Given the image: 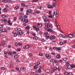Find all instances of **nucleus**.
Returning <instances> with one entry per match:
<instances>
[{
    "label": "nucleus",
    "instance_id": "obj_52",
    "mask_svg": "<svg viewBox=\"0 0 75 75\" xmlns=\"http://www.w3.org/2000/svg\"><path fill=\"white\" fill-rule=\"evenodd\" d=\"M36 14H38V13H39H39H40V11H37L36 12Z\"/></svg>",
    "mask_w": 75,
    "mask_h": 75
},
{
    "label": "nucleus",
    "instance_id": "obj_63",
    "mask_svg": "<svg viewBox=\"0 0 75 75\" xmlns=\"http://www.w3.org/2000/svg\"><path fill=\"white\" fill-rule=\"evenodd\" d=\"M48 28H50V27H51V25H47V26Z\"/></svg>",
    "mask_w": 75,
    "mask_h": 75
},
{
    "label": "nucleus",
    "instance_id": "obj_20",
    "mask_svg": "<svg viewBox=\"0 0 75 75\" xmlns=\"http://www.w3.org/2000/svg\"><path fill=\"white\" fill-rule=\"evenodd\" d=\"M50 37L49 35H47V36H46V38L47 40H48V38H50Z\"/></svg>",
    "mask_w": 75,
    "mask_h": 75
},
{
    "label": "nucleus",
    "instance_id": "obj_50",
    "mask_svg": "<svg viewBox=\"0 0 75 75\" xmlns=\"http://www.w3.org/2000/svg\"><path fill=\"white\" fill-rule=\"evenodd\" d=\"M21 5H22V6H23V7L25 6V4L24 3L21 4Z\"/></svg>",
    "mask_w": 75,
    "mask_h": 75
},
{
    "label": "nucleus",
    "instance_id": "obj_11",
    "mask_svg": "<svg viewBox=\"0 0 75 75\" xmlns=\"http://www.w3.org/2000/svg\"><path fill=\"white\" fill-rule=\"evenodd\" d=\"M53 7L54 6L50 5H48L47 6V8H53Z\"/></svg>",
    "mask_w": 75,
    "mask_h": 75
},
{
    "label": "nucleus",
    "instance_id": "obj_62",
    "mask_svg": "<svg viewBox=\"0 0 75 75\" xmlns=\"http://www.w3.org/2000/svg\"><path fill=\"white\" fill-rule=\"evenodd\" d=\"M34 74V72H32L30 73V74L31 75H33Z\"/></svg>",
    "mask_w": 75,
    "mask_h": 75
},
{
    "label": "nucleus",
    "instance_id": "obj_36",
    "mask_svg": "<svg viewBox=\"0 0 75 75\" xmlns=\"http://www.w3.org/2000/svg\"><path fill=\"white\" fill-rule=\"evenodd\" d=\"M45 35H46V36H47V35H48V32H45Z\"/></svg>",
    "mask_w": 75,
    "mask_h": 75
},
{
    "label": "nucleus",
    "instance_id": "obj_27",
    "mask_svg": "<svg viewBox=\"0 0 75 75\" xmlns=\"http://www.w3.org/2000/svg\"><path fill=\"white\" fill-rule=\"evenodd\" d=\"M26 68L25 67H22L21 68V71H23V69L24 70H25V69Z\"/></svg>",
    "mask_w": 75,
    "mask_h": 75
},
{
    "label": "nucleus",
    "instance_id": "obj_7",
    "mask_svg": "<svg viewBox=\"0 0 75 75\" xmlns=\"http://www.w3.org/2000/svg\"><path fill=\"white\" fill-rule=\"evenodd\" d=\"M45 57L47 58V59H50L51 58L50 56L48 54H46L45 55Z\"/></svg>",
    "mask_w": 75,
    "mask_h": 75
},
{
    "label": "nucleus",
    "instance_id": "obj_30",
    "mask_svg": "<svg viewBox=\"0 0 75 75\" xmlns=\"http://www.w3.org/2000/svg\"><path fill=\"white\" fill-rule=\"evenodd\" d=\"M53 5L55 7H57V4H56L55 3H53Z\"/></svg>",
    "mask_w": 75,
    "mask_h": 75
},
{
    "label": "nucleus",
    "instance_id": "obj_51",
    "mask_svg": "<svg viewBox=\"0 0 75 75\" xmlns=\"http://www.w3.org/2000/svg\"><path fill=\"white\" fill-rule=\"evenodd\" d=\"M39 56H42V54L41 53H40L39 54Z\"/></svg>",
    "mask_w": 75,
    "mask_h": 75
},
{
    "label": "nucleus",
    "instance_id": "obj_64",
    "mask_svg": "<svg viewBox=\"0 0 75 75\" xmlns=\"http://www.w3.org/2000/svg\"><path fill=\"white\" fill-rule=\"evenodd\" d=\"M18 28H16L15 29V30H16V31H18Z\"/></svg>",
    "mask_w": 75,
    "mask_h": 75
},
{
    "label": "nucleus",
    "instance_id": "obj_19",
    "mask_svg": "<svg viewBox=\"0 0 75 75\" xmlns=\"http://www.w3.org/2000/svg\"><path fill=\"white\" fill-rule=\"evenodd\" d=\"M38 27H41L42 26V25L41 24V23H39L38 24Z\"/></svg>",
    "mask_w": 75,
    "mask_h": 75
},
{
    "label": "nucleus",
    "instance_id": "obj_53",
    "mask_svg": "<svg viewBox=\"0 0 75 75\" xmlns=\"http://www.w3.org/2000/svg\"><path fill=\"white\" fill-rule=\"evenodd\" d=\"M40 64V62H38L37 63V65H39Z\"/></svg>",
    "mask_w": 75,
    "mask_h": 75
},
{
    "label": "nucleus",
    "instance_id": "obj_48",
    "mask_svg": "<svg viewBox=\"0 0 75 75\" xmlns=\"http://www.w3.org/2000/svg\"><path fill=\"white\" fill-rule=\"evenodd\" d=\"M3 25H0V28H3Z\"/></svg>",
    "mask_w": 75,
    "mask_h": 75
},
{
    "label": "nucleus",
    "instance_id": "obj_9",
    "mask_svg": "<svg viewBox=\"0 0 75 75\" xmlns=\"http://www.w3.org/2000/svg\"><path fill=\"white\" fill-rule=\"evenodd\" d=\"M48 31L49 32H51L52 33H54V31H52V29H48Z\"/></svg>",
    "mask_w": 75,
    "mask_h": 75
},
{
    "label": "nucleus",
    "instance_id": "obj_24",
    "mask_svg": "<svg viewBox=\"0 0 75 75\" xmlns=\"http://www.w3.org/2000/svg\"><path fill=\"white\" fill-rule=\"evenodd\" d=\"M4 12H7V9L6 8H4L3 10Z\"/></svg>",
    "mask_w": 75,
    "mask_h": 75
},
{
    "label": "nucleus",
    "instance_id": "obj_13",
    "mask_svg": "<svg viewBox=\"0 0 75 75\" xmlns=\"http://www.w3.org/2000/svg\"><path fill=\"white\" fill-rule=\"evenodd\" d=\"M0 1L1 2H4V3H6V2H7V0H0Z\"/></svg>",
    "mask_w": 75,
    "mask_h": 75
},
{
    "label": "nucleus",
    "instance_id": "obj_1",
    "mask_svg": "<svg viewBox=\"0 0 75 75\" xmlns=\"http://www.w3.org/2000/svg\"><path fill=\"white\" fill-rule=\"evenodd\" d=\"M6 42L4 41H3L1 43V45L3 47H5L7 46V44L5 43Z\"/></svg>",
    "mask_w": 75,
    "mask_h": 75
},
{
    "label": "nucleus",
    "instance_id": "obj_33",
    "mask_svg": "<svg viewBox=\"0 0 75 75\" xmlns=\"http://www.w3.org/2000/svg\"><path fill=\"white\" fill-rule=\"evenodd\" d=\"M69 73L68 72L66 71L64 72V75H68Z\"/></svg>",
    "mask_w": 75,
    "mask_h": 75
},
{
    "label": "nucleus",
    "instance_id": "obj_56",
    "mask_svg": "<svg viewBox=\"0 0 75 75\" xmlns=\"http://www.w3.org/2000/svg\"><path fill=\"white\" fill-rule=\"evenodd\" d=\"M44 21L45 22H46L47 21V18L45 19L44 20Z\"/></svg>",
    "mask_w": 75,
    "mask_h": 75
},
{
    "label": "nucleus",
    "instance_id": "obj_54",
    "mask_svg": "<svg viewBox=\"0 0 75 75\" xmlns=\"http://www.w3.org/2000/svg\"><path fill=\"white\" fill-rule=\"evenodd\" d=\"M24 10V8H22L20 9V11H23Z\"/></svg>",
    "mask_w": 75,
    "mask_h": 75
},
{
    "label": "nucleus",
    "instance_id": "obj_41",
    "mask_svg": "<svg viewBox=\"0 0 75 75\" xmlns=\"http://www.w3.org/2000/svg\"><path fill=\"white\" fill-rule=\"evenodd\" d=\"M41 41L42 42H45V40H44V39H41Z\"/></svg>",
    "mask_w": 75,
    "mask_h": 75
},
{
    "label": "nucleus",
    "instance_id": "obj_44",
    "mask_svg": "<svg viewBox=\"0 0 75 75\" xmlns=\"http://www.w3.org/2000/svg\"><path fill=\"white\" fill-rule=\"evenodd\" d=\"M16 51L18 52L20 51H21V50L20 49H16Z\"/></svg>",
    "mask_w": 75,
    "mask_h": 75
},
{
    "label": "nucleus",
    "instance_id": "obj_61",
    "mask_svg": "<svg viewBox=\"0 0 75 75\" xmlns=\"http://www.w3.org/2000/svg\"><path fill=\"white\" fill-rule=\"evenodd\" d=\"M68 59L66 58H64L63 59L64 61H67Z\"/></svg>",
    "mask_w": 75,
    "mask_h": 75
},
{
    "label": "nucleus",
    "instance_id": "obj_18",
    "mask_svg": "<svg viewBox=\"0 0 75 75\" xmlns=\"http://www.w3.org/2000/svg\"><path fill=\"white\" fill-rule=\"evenodd\" d=\"M42 18L43 19H46V18H47V17L46 16H45V15H43L42 17Z\"/></svg>",
    "mask_w": 75,
    "mask_h": 75
},
{
    "label": "nucleus",
    "instance_id": "obj_39",
    "mask_svg": "<svg viewBox=\"0 0 75 75\" xmlns=\"http://www.w3.org/2000/svg\"><path fill=\"white\" fill-rule=\"evenodd\" d=\"M38 71V72H39V73L41 72V69H39Z\"/></svg>",
    "mask_w": 75,
    "mask_h": 75
},
{
    "label": "nucleus",
    "instance_id": "obj_32",
    "mask_svg": "<svg viewBox=\"0 0 75 75\" xmlns=\"http://www.w3.org/2000/svg\"><path fill=\"white\" fill-rule=\"evenodd\" d=\"M38 38L36 36H35L33 38V39L34 40H37Z\"/></svg>",
    "mask_w": 75,
    "mask_h": 75
},
{
    "label": "nucleus",
    "instance_id": "obj_12",
    "mask_svg": "<svg viewBox=\"0 0 75 75\" xmlns=\"http://www.w3.org/2000/svg\"><path fill=\"white\" fill-rule=\"evenodd\" d=\"M32 10L31 9H29L27 10V13H31L32 11Z\"/></svg>",
    "mask_w": 75,
    "mask_h": 75
},
{
    "label": "nucleus",
    "instance_id": "obj_23",
    "mask_svg": "<svg viewBox=\"0 0 75 75\" xmlns=\"http://www.w3.org/2000/svg\"><path fill=\"white\" fill-rule=\"evenodd\" d=\"M30 48V46L29 45H27L26 46L25 48L26 49H28V48Z\"/></svg>",
    "mask_w": 75,
    "mask_h": 75
},
{
    "label": "nucleus",
    "instance_id": "obj_40",
    "mask_svg": "<svg viewBox=\"0 0 75 75\" xmlns=\"http://www.w3.org/2000/svg\"><path fill=\"white\" fill-rule=\"evenodd\" d=\"M1 17H3V18H5V17H6V16L4 15H3L1 16Z\"/></svg>",
    "mask_w": 75,
    "mask_h": 75
},
{
    "label": "nucleus",
    "instance_id": "obj_37",
    "mask_svg": "<svg viewBox=\"0 0 75 75\" xmlns=\"http://www.w3.org/2000/svg\"><path fill=\"white\" fill-rule=\"evenodd\" d=\"M25 28L27 30H29L30 29V27L29 26H27Z\"/></svg>",
    "mask_w": 75,
    "mask_h": 75
},
{
    "label": "nucleus",
    "instance_id": "obj_55",
    "mask_svg": "<svg viewBox=\"0 0 75 75\" xmlns=\"http://www.w3.org/2000/svg\"><path fill=\"white\" fill-rule=\"evenodd\" d=\"M32 55H33V54H32L31 53H30L29 54V57H31Z\"/></svg>",
    "mask_w": 75,
    "mask_h": 75
},
{
    "label": "nucleus",
    "instance_id": "obj_28",
    "mask_svg": "<svg viewBox=\"0 0 75 75\" xmlns=\"http://www.w3.org/2000/svg\"><path fill=\"white\" fill-rule=\"evenodd\" d=\"M23 18V17L22 16H21L19 17V19L20 20H22V19Z\"/></svg>",
    "mask_w": 75,
    "mask_h": 75
},
{
    "label": "nucleus",
    "instance_id": "obj_49",
    "mask_svg": "<svg viewBox=\"0 0 75 75\" xmlns=\"http://www.w3.org/2000/svg\"><path fill=\"white\" fill-rule=\"evenodd\" d=\"M63 44H64V43H63V42H60L59 43V44L60 45H63Z\"/></svg>",
    "mask_w": 75,
    "mask_h": 75
},
{
    "label": "nucleus",
    "instance_id": "obj_31",
    "mask_svg": "<svg viewBox=\"0 0 75 75\" xmlns=\"http://www.w3.org/2000/svg\"><path fill=\"white\" fill-rule=\"evenodd\" d=\"M56 58H57L59 59L61 58V56L59 55H58L56 56Z\"/></svg>",
    "mask_w": 75,
    "mask_h": 75
},
{
    "label": "nucleus",
    "instance_id": "obj_8",
    "mask_svg": "<svg viewBox=\"0 0 75 75\" xmlns=\"http://www.w3.org/2000/svg\"><path fill=\"white\" fill-rule=\"evenodd\" d=\"M51 62H53V63H57V61L55 60L54 59H52L50 60Z\"/></svg>",
    "mask_w": 75,
    "mask_h": 75
},
{
    "label": "nucleus",
    "instance_id": "obj_29",
    "mask_svg": "<svg viewBox=\"0 0 75 75\" xmlns=\"http://www.w3.org/2000/svg\"><path fill=\"white\" fill-rule=\"evenodd\" d=\"M38 0H33V1H32V2H38Z\"/></svg>",
    "mask_w": 75,
    "mask_h": 75
},
{
    "label": "nucleus",
    "instance_id": "obj_45",
    "mask_svg": "<svg viewBox=\"0 0 75 75\" xmlns=\"http://www.w3.org/2000/svg\"><path fill=\"white\" fill-rule=\"evenodd\" d=\"M17 57H18V55H16L15 56H14V58L16 59L17 58Z\"/></svg>",
    "mask_w": 75,
    "mask_h": 75
},
{
    "label": "nucleus",
    "instance_id": "obj_42",
    "mask_svg": "<svg viewBox=\"0 0 75 75\" xmlns=\"http://www.w3.org/2000/svg\"><path fill=\"white\" fill-rule=\"evenodd\" d=\"M7 2H9V3H12L13 1L11 0H8L7 1Z\"/></svg>",
    "mask_w": 75,
    "mask_h": 75
},
{
    "label": "nucleus",
    "instance_id": "obj_46",
    "mask_svg": "<svg viewBox=\"0 0 75 75\" xmlns=\"http://www.w3.org/2000/svg\"><path fill=\"white\" fill-rule=\"evenodd\" d=\"M59 36L60 37H62L63 36V35H62V34H60L59 35Z\"/></svg>",
    "mask_w": 75,
    "mask_h": 75
},
{
    "label": "nucleus",
    "instance_id": "obj_22",
    "mask_svg": "<svg viewBox=\"0 0 75 75\" xmlns=\"http://www.w3.org/2000/svg\"><path fill=\"white\" fill-rule=\"evenodd\" d=\"M19 7L18 6H17L15 7L14 8V10H18V8Z\"/></svg>",
    "mask_w": 75,
    "mask_h": 75
},
{
    "label": "nucleus",
    "instance_id": "obj_14",
    "mask_svg": "<svg viewBox=\"0 0 75 75\" xmlns=\"http://www.w3.org/2000/svg\"><path fill=\"white\" fill-rule=\"evenodd\" d=\"M5 31V29H2V30H0V33H3V32H4Z\"/></svg>",
    "mask_w": 75,
    "mask_h": 75
},
{
    "label": "nucleus",
    "instance_id": "obj_58",
    "mask_svg": "<svg viewBox=\"0 0 75 75\" xmlns=\"http://www.w3.org/2000/svg\"><path fill=\"white\" fill-rule=\"evenodd\" d=\"M54 70H57V67H54Z\"/></svg>",
    "mask_w": 75,
    "mask_h": 75
},
{
    "label": "nucleus",
    "instance_id": "obj_15",
    "mask_svg": "<svg viewBox=\"0 0 75 75\" xmlns=\"http://www.w3.org/2000/svg\"><path fill=\"white\" fill-rule=\"evenodd\" d=\"M68 37H69V38H72V37H73V36H72V34H69L68 35Z\"/></svg>",
    "mask_w": 75,
    "mask_h": 75
},
{
    "label": "nucleus",
    "instance_id": "obj_25",
    "mask_svg": "<svg viewBox=\"0 0 75 75\" xmlns=\"http://www.w3.org/2000/svg\"><path fill=\"white\" fill-rule=\"evenodd\" d=\"M1 70H3V71H4V70H5V68L3 67H2L1 68Z\"/></svg>",
    "mask_w": 75,
    "mask_h": 75
},
{
    "label": "nucleus",
    "instance_id": "obj_34",
    "mask_svg": "<svg viewBox=\"0 0 75 75\" xmlns=\"http://www.w3.org/2000/svg\"><path fill=\"white\" fill-rule=\"evenodd\" d=\"M71 67L72 68H74V64H72L71 65Z\"/></svg>",
    "mask_w": 75,
    "mask_h": 75
},
{
    "label": "nucleus",
    "instance_id": "obj_38",
    "mask_svg": "<svg viewBox=\"0 0 75 75\" xmlns=\"http://www.w3.org/2000/svg\"><path fill=\"white\" fill-rule=\"evenodd\" d=\"M67 37H68V35H66L64 36H63V38H67Z\"/></svg>",
    "mask_w": 75,
    "mask_h": 75
},
{
    "label": "nucleus",
    "instance_id": "obj_16",
    "mask_svg": "<svg viewBox=\"0 0 75 75\" xmlns=\"http://www.w3.org/2000/svg\"><path fill=\"white\" fill-rule=\"evenodd\" d=\"M12 34H14V35L15 37L17 36V33H14V32H12Z\"/></svg>",
    "mask_w": 75,
    "mask_h": 75
},
{
    "label": "nucleus",
    "instance_id": "obj_35",
    "mask_svg": "<svg viewBox=\"0 0 75 75\" xmlns=\"http://www.w3.org/2000/svg\"><path fill=\"white\" fill-rule=\"evenodd\" d=\"M37 67H38V66H37V65H35L34 66L33 68L34 69H36V68H37Z\"/></svg>",
    "mask_w": 75,
    "mask_h": 75
},
{
    "label": "nucleus",
    "instance_id": "obj_57",
    "mask_svg": "<svg viewBox=\"0 0 75 75\" xmlns=\"http://www.w3.org/2000/svg\"><path fill=\"white\" fill-rule=\"evenodd\" d=\"M72 34V36H73V37H75V33H73V34Z\"/></svg>",
    "mask_w": 75,
    "mask_h": 75
},
{
    "label": "nucleus",
    "instance_id": "obj_3",
    "mask_svg": "<svg viewBox=\"0 0 75 75\" xmlns=\"http://www.w3.org/2000/svg\"><path fill=\"white\" fill-rule=\"evenodd\" d=\"M22 21H24V23H27L28 22V20L27 19H24V18H23L22 19Z\"/></svg>",
    "mask_w": 75,
    "mask_h": 75
},
{
    "label": "nucleus",
    "instance_id": "obj_5",
    "mask_svg": "<svg viewBox=\"0 0 75 75\" xmlns=\"http://www.w3.org/2000/svg\"><path fill=\"white\" fill-rule=\"evenodd\" d=\"M7 54L9 55H10V56H12L13 54H12V53L11 52L8 51L7 52Z\"/></svg>",
    "mask_w": 75,
    "mask_h": 75
},
{
    "label": "nucleus",
    "instance_id": "obj_26",
    "mask_svg": "<svg viewBox=\"0 0 75 75\" xmlns=\"http://www.w3.org/2000/svg\"><path fill=\"white\" fill-rule=\"evenodd\" d=\"M67 68H69V69H72L71 65H68L67 66Z\"/></svg>",
    "mask_w": 75,
    "mask_h": 75
},
{
    "label": "nucleus",
    "instance_id": "obj_6",
    "mask_svg": "<svg viewBox=\"0 0 75 75\" xmlns=\"http://www.w3.org/2000/svg\"><path fill=\"white\" fill-rule=\"evenodd\" d=\"M50 40H54L55 39V37L54 36H51L50 37Z\"/></svg>",
    "mask_w": 75,
    "mask_h": 75
},
{
    "label": "nucleus",
    "instance_id": "obj_2",
    "mask_svg": "<svg viewBox=\"0 0 75 75\" xmlns=\"http://www.w3.org/2000/svg\"><path fill=\"white\" fill-rule=\"evenodd\" d=\"M61 47H59L57 48V47H53V50H58V51H59V52H61Z\"/></svg>",
    "mask_w": 75,
    "mask_h": 75
},
{
    "label": "nucleus",
    "instance_id": "obj_59",
    "mask_svg": "<svg viewBox=\"0 0 75 75\" xmlns=\"http://www.w3.org/2000/svg\"><path fill=\"white\" fill-rule=\"evenodd\" d=\"M45 26H48V23H45Z\"/></svg>",
    "mask_w": 75,
    "mask_h": 75
},
{
    "label": "nucleus",
    "instance_id": "obj_43",
    "mask_svg": "<svg viewBox=\"0 0 75 75\" xmlns=\"http://www.w3.org/2000/svg\"><path fill=\"white\" fill-rule=\"evenodd\" d=\"M27 18V15H25L24 16V18H24V19H26L25 18Z\"/></svg>",
    "mask_w": 75,
    "mask_h": 75
},
{
    "label": "nucleus",
    "instance_id": "obj_10",
    "mask_svg": "<svg viewBox=\"0 0 75 75\" xmlns=\"http://www.w3.org/2000/svg\"><path fill=\"white\" fill-rule=\"evenodd\" d=\"M1 21H4V23H6V22H7V19H2Z\"/></svg>",
    "mask_w": 75,
    "mask_h": 75
},
{
    "label": "nucleus",
    "instance_id": "obj_21",
    "mask_svg": "<svg viewBox=\"0 0 75 75\" xmlns=\"http://www.w3.org/2000/svg\"><path fill=\"white\" fill-rule=\"evenodd\" d=\"M46 73H49L50 72V70L49 69H47L45 71Z\"/></svg>",
    "mask_w": 75,
    "mask_h": 75
},
{
    "label": "nucleus",
    "instance_id": "obj_60",
    "mask_svg": "<svg viewBox=\"0 0 75 75\" xmlns=\"http://www.w3.org/2000/svg\"><path fill=\"white\" fill-rule=\"evenodd\" d=\"M16 69L17 71H18L19 70V68H18V67H16Z\"/></svg>",
    "mask_w": 75,
    "mask_h": 75
},
{
    "label": "nucleus",
    "instance_id": "obj_4",
    "mask_svg": "<svg viewBox=\"0 0 75 75\" xmlns=\"http://www.w3.org/2000/svg\"><path fill=\"white\" fill-rule=\"evenodd\" d=\"M33 28L35 30H36V31H38L40 29L38 28H37L36 26L35 25H33Z\"/></svg>",
    "mask_w": 75,
    "mask_h": 75
},
{
    "label": "nucleus",
    "instance_id": "obj_47",
    "mask_svg": "<svg viewBox=\"0 0 75 75\" xmlns=\"http://www.w3.org/2000/svg\"><path fill=\"white\" fill-rule=\"evenodd\" d=\"M18 43H15V46H16L17 47V46H18Z\"/></svg>",
    "mask_w": 75,
    "mask_h": 75
},
{
    "label": "nucleus",
    "instance_id": "obj_17",
    "mask_svg": "<svg viewBox=\"0 0 75 75\" xmlns=\"http://www.w3.org/2000/svg\"><path fill=\"white\" fill-rule=\"evenodd\" d=\"M18 34L19 35H22L23 34V33L22 32H18Z\"/></svg>",
    "mask_w": 75,
    "mask_h": 75
}]
</instances>
